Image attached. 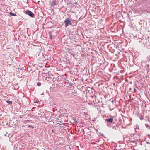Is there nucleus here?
<instances>
[{
  "mask_svg": "<svg viewBox=\"0 0 150 150\" xmlns=\"http://www.w3.org/2000/svg\"><path fill=\"white\" fill-rule=\"evenodd\" d=\"M41 83L40 82H38V83H37V85L38 86H40L41 85Z\"/></svg>",
  "mask_w": 150,
  "mask_h": 150,
  "instance_id": "obj_10",
  "label": "nucleus"
},
{
  "mask_svg": "<svg viewBox=\"0 0 150 150\" xmlns=\"http://www.w3.org/2000/svg\"><path fill=\"white\" fill-rule=\"evenodd\" d=\"M25 13L27 14L32 17H33L34 16L33 13L31 11L28 10H26L25 11Z\"/></svg>",
  "mask_w": 150,
  "mask_h": 150,
  "instance_id": "obj_3",
  "label": "nucleus"
},
{
  "mask_svg": "<svg viewBox=\"0 0 150 150\" xmlns=\"http://www.w3.org/2000/svg\"><path fill=\"white\" fill-rule=\"evenodd\" d=\"M52 132H53V130H52Z\"/></svg>",
  "mask_w": 150,
  "mask_h": 150,
  "instance_id": "obj_18",
  "label": "nucleus"
},
{
  "mask_svg": "<svg viewBox=\"0 0 150 150\" xmlns=\"http://www.w3.org/2000/svg\"><path fill=\"white\" fill-rule=\"evenodd\" d=\"M69 53L71 54V55H72L73 56V57H74V58H75V57L76 56V54H74L73 53H71V52H69Z\"/></svg>",
  "mask_w": 150,
  "mask_h": 150,
  "instance_id": "obj_8",
  "label": "nucleus"
},
{
  "mask_svg": "<svg viewBox=\"0 0 150 150\" xmlns=\"http://www.w3.org/2000/svg\"><path fill=\"white\" fill-rule=\"evenodd\" d=\"M118 129V127L116 125H115V126H114L112 127V129L114 131H116Z\"/></svg>",
  "mask_w": 150,
  "mask_h": 150,
  "instance_id": "obj_4",
  "label": "nucleus"
},
{
  "mask_svg": "<svg viewBox=\"0 0 150 150\" xmlns=\"http://www.w3.org/2000/svg\"><path fill=\"white\" fill-rule=\"evenodd\" d=\"M76 123H77V121H76Z\"/></svg>",
  "mask_w": 150,
  "mask_h": 150,
  "instance_id": "obj_17",
  "label": "nucleus"
},
{
  "mask_svg": "<svg viewBox=\"0 0 150 150\" xmlns=\"http://www.w3.org/2000/svg\"><path fill=\"white\" fill-rule=\"evenodd\" d=\"M72 20L71 19L67 18L64 21V22L65 24V27H67L68 26L69 24H71V22Z\"/></svg>",
  "mask_w": 150,
  "mask_h": 150,
  "instance_id": "obj_1",
  "label": "nucleus"
},
{
  "mask_svg": "<svg viewBox=\"0 0 150 150\" xmlns=\"http://www.w3.org/2000/svg\"><path fill=\"white\" fill-rule=\"evenodd\" d=\"M60 123H58L60 125H61V123H62V122H60Z\"/></svg>",
  "mask_w": 150,
  "mask_h": 150,
  "instance_id": "obj_14",
  "label": "nucleus"
},
{
  "mask_svg": "<svg viewBox=\"0 0 150 150\" xmlns=\"http://www.w3.org/2000/svg\"><path fill=\"white\" fill-rule=\"evenodd\" d=\"M49 38L51 39H52V34L51 32L50 31L49 32Z\"/></svg>",
  "mask_w": 150,
  "mask_h": 150,
  "instance_id": "obj_5",
  "label": "nucleus"
},
{
  "mask_svg": "<svg viewBox=\"0 0 150 150\" xmlns=\"http://www.w3.org/2000/svg\"><path fill=\"white\" fill-rule=\"evenodd\" d=\"M7 103L9 104H11L12 103V101H7Z\"/></svg>",
  "mask_w": 150,
  "mask_h": 150,
  "instance_id": "obj_9",
  "label": "nucleus"
},
{
  "mask_svg": "<svg viewBox=\"0 0 150 150\" xmlns=\"http://www.w3.org/2000/svg\"><path fill=\"white\" fill-rule=\"evenodd\" d=\"M105 121H106L107 125L108 126L109 125H110L111 123H115L112 117H110V118L106 119Z\"/></svg>",
  "mask_w": 150,
  "mask_h": 150,
  "instance_id": "obj_2",
  "label": "nucleus"
},
{
  "mask_svg": "<svg viewBox=\"0 0 150 150\" xmlns=\"http://www.w3.org/2000/svg\"><path fill=\"white\" fill-rule=\"evenodd\" d=\"M134 92H136L137 91L136 89H134Z\"/></svg>",
  "mask_w": 150,
  "mask_h": 150,
  "instance_id": "obj_11",
  "label": "nucleus"
},
{
  "mask_svg": "<svg viewBox=\"0 0 150 150\" xmlns=\"http://www.w3.org/2000/svg\"><path fill=\"white\" fill-rule=\"evenodd\" d=\"M29 127H31V125H30V126H29Z\"/></svg>",
  "mask_w": 150,
  "mask_h": 150,
  "instance_id": "obj_16",
  "label": "nucleus"
},
{
  "mask_svg": "<svg viewBox=\"0 0 150 150\" xmlns=\"http://www.w3.org/2000/svg\"><path fill=\"white\" fill-rule=\"evenodd\" d=\"M54 5H55V2L54 1Z\"/></svg>",
  "mask_w": 150,
  "mask_h": 150,
  "instance_id": "obj_15",
  "label": "nucleus"
},
{
  "mask_svg": "<svg viewBox=\"0 0 150 150\" xmlns=\"http://www.w3.org/2000/svg\"><path fill=\"white\" fill-rule=\"evenodd\" d=\"M145 125L147 128H148L149 129H150V125H149L148 124H146Z\"/></svg>",
  "mask_w": 150,
  "mask_h": 150,
  "instance_id": "obj_7",
  "label": "nucleus"
},
{
  "mask_svg": "<svg viewBox=\"0 0 150 150\" xmlns=\"http://www.w3.org/2000/svg\"><path fill=\"white\" fill-rule=\"evenodd\" d=\"M8 134V133H7V132H6V134H4V136H7L6 134Z\"/></svg>",
  "mask_w": 150,
  "mask_h": 150,
  "instance_id": "obj_13",
  "label": "nucleus"
},
{
  "mask_svg": "<svg viewBox=\"0 0 150 150\" xmlns=\"http://www.w3.org/2000/svg\"><path fill=\"white\" fill-rule=\"evenodd\" d=\"M9 14L10 15L13 16H16V14L15 13H14L12 12H10Z\"/></svg>",
  "mask_w": 150,
  "mask_h": 150,
  "instance_id": "obj_6",
  "label": "nucleus"
},
{
  "mask_svg": "<svg viewBox=\"0 0 150 150\" xmlns=\"http://www.w3.org/2000/svg\"><path fill=\"white\" fill-rule=\"evenodd\" d=\"M39 102V100H37L36 102V103H38Z\"/></svg>",
  "mask_w": 150,
  "mask_h": 150,
  "instance_id": "obj_12",
  "label": "nucleus"
}]
</instances>
